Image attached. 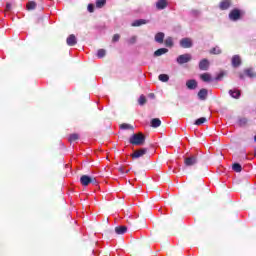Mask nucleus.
I'll use <instances>...</instances> for the list:
<instances>
[{
	"instance_id": "nucleus-1",
	"label": "nucleus",
	"mask_w": 256,
	"mask_h": 256,
	"mask_svg": "<svg viewBox=\"0 0 256 256\" xmlns=\"http://www.w3.org/2000/svg\"><path fill=\"white\" fill-rule=\"evenodd\" d=\"M129 143H130V145L141 147V145H145V135L141 132L133 134L129 138Z\"/></svg>"
},
{
	"instance_id": "nucleus-2",
	"label": "nucleus",
	"mask_w": 256,
	"mask_h": 256,
	"mask_svg": "<svg viewBox=\"0 0 256 256\" xmlns=\"http://www.w3.org/2000/svg\"><path fill=\"white\" fill-rule=\"evenodd\" d=\"M80 183L83 185V187H87L92 183V185H97V178L91 177L89 175H82L80 177Z\"/></svg>"
},
{
	"instance_id": "nucleus-3",
	"label": "nucleus",
	"mask_w": 256,
	"mask_h": 256,
	"mask_svg": "<svg viewBox=\"0 0 256 256\" xmlns=\"http://www.w3.org/2000/svg\"><path fill=\"white\" fill-rule=\"evenodd\" d=\"M243 15V12L241 10L234 8L229 13V19L230 21H239Z\"/></svg>"
},
{
	"instance_id": "nucleus-4",
	"label": "nucleus",
	"mask_w": 256,
	"mask_h": 256,
	"mask_svg": "<svg viewBox=\"0 0 256 256\" xmlns=\"http://www.w3.org/2000/svg\"><path fill=\"white\" fill-rule=\"evenodd\" d=\"M198 162H199V159H198L197 156H195V155L186 157V158L184 159V165H185V167H193V165H197Z\"/></svg>"
},
{
	"instance_id": "nucleus-5",
	"label": "nucleus",
	"mask_w": 256,
	"mask_h": 256,
	"mask_svg": "<svg viewBox=\"0 0 256 256\" xmlns=\"http://www.w3.org/2000/svg\"><path fill=\"white\" fill-rule=\"evenodd\" d=\"M192 57L191 54L186 53V54H182L180 56L177 57V63L178 65H185V63H189V61H191Z\"/></svg>"
},
{
	"instance_id": "nucleus-6",
	"label": "nucleus",
	"mask_w": 256,
	"mask_h": 256,
	"mask_svg": "<svg viewBox=\"0 0 256 256\" xmlns=\"http://www.w3.org/2000/svg\"><path fill=\"white\" fill-rule=\"evenodd\" d=\"M147 151H149V149L140 148L138 150H135L134 153H132L130 155V157H132V159H139L140 157H143L144 155H147Z\"/></svg>"
},
{
	"instance_id": "nucleus-7",
	"label": "nucleus",
	"mask_w": 256,
	"mask_h": 256,
	"mask_svg": "<svg viewBox=\"0 0 256 256\" xmlns=\"http://www.w3.org/2000/svg\"><path fill=\"white\" fill-rule=\"evenodd\" d=\"M180 47H182V49H191V47H193V40H191V38H182L180 40Z\"/></svg>"
},
{
	"instance_id": "nucleus-8",
	"label": "nucleus",
	"mask_w": 256,
	"mask_h": 256,
	"mask_svg": "<svg viewBox=\"0 0 256 256\" xmlns=\"http://www.w3.org/2000/svg\"><path fill=\"white\" fill-rule=\"evenodd\" d=\"M233 5V2L231 0H222L219 3V9L220 11H227Z\"/></svg>"
},
{
	"instance_id": "nucleus-9",
	"label": "nucleus",
	"mask_w": 256,
	"mask_h": 256,
	"mask_svg": "<svg viewBox=\"0 0 256 256\" xmlns=\"http://www.w3.org/2000/svg\"><path fill=\"white\" fill-rule=\"evenodd\" d=\"M209 60H207L206 58L202 59L199 62V69L200 71H208L209 70Z\"/></svg>"
},
{
	"instance_id": "nucleus-10",
	"label": "nucleus",
	"mask_w": 256,
	"mask_h": 256,
	"mask_svg": "<svg viewBox=\"0 0 256 256\" xmlns=\"http://www.w3.org/2000/svg\"><path fill=\"white\" fill-rule=\"evenodd\" d=\"M167 5H169V2H167V0H158L156 2V9H158V11H163V9L167 7Z\"/></svg>"
},
{
	"instance_id": "nucleus-11",
	"label": "nucleus",
	"mask_w": 256,
	"mask_h": 256,
	"mask_svg": "<svg viewBox=\"0 0 256 256\" xmlns=\"http://www.w3.org/2000/svg\"><path fill=\"white\" fill-rule=\"evenodd\" d=\"M67 45L69 47H75V44L77 43V37H75V34L69 35V37L66 39Z\"/></svg>"
},
{
	"instance_id": "nucleus-12",
	"label": "nucleus",
	"mask_w": 256,
	"mask_h": 256,
	"mask_svg": "<svg viewBox=\"0 0 256 256\" xmlns=\"http://www.w3.org/2000/svg\"><path fill=\"white\" fill-rule=\"evenodd\" d=\"M148 22L149 20L146 19H138L132 23V27H141V25H147Z\"/></svg>"
},
{
	"instance_id": "nucleus-13",
	"label": "nucleus",
	"mask_w": 256,
	"mask_h": 256,
	"mask_svg": "<svg viewBox=\"0 0 256 256\" xmlns=\"http://www.w3.org/2000/svg\"><path fill=\"white\" fill-rule=\"evenodd\" d=\"M207 95H208V91L205 88H202L199 92H198V98L201 101H205V99H207Z\"/></svg>"
},
{
	"instance_id": "nucleus-14",
	"label": "nucleus",
	"mask_w": 256,
	"mask_h": 256,
	"mask_svg": "<svg viewBox=\"0 0 256 256\" xmlns=\"http://www.w3.org/2000/svg\"><path fill=\"white\" fill-rule=\"evenodd\" d=\"M155 41L156 43H160L162 44L163 41L165 40V33L163 32H158L156 35H155Z\"/></svg>"
},
{
	"instance_id": "nucleus-15",
	"label": "nucleus",
	"mask_w": 256,
	"mask_h": 256,
	"mask_svg": "<svg viewBox=\"0 0 256 256\" xmlns=\"http://www.w3.org/2000/svg\"><path fill=\"white\" fill-rule=\"evenodd\" d=\"M186 87L188 89H197V80L191 79L186 82Z\"/></svg>"
},
{
	"instance_id": "nucleus-16",
	"label": "nucleus",
	"mask_w": 256,
	"mask_h": 256,
	"mask_svg": "<svg viewBox=\"0 0 256 256\" xmlns=\"http://www.w3.org/2000/svg\"><path fill=\"white\" fill-rule=\"evenodd\" d=\"M165 53H169V49L167 48H159L154 52V57H161V55H165Z\"/></svg>"
},
{
	"instance_id": "nucleus-17",
	"label": "nucleus",
	"mask_w": 256,
	"mask_h": 256,
	"mask_svg": "<svg viewBox=\"0 0 256 256\" xmlns=\"http://www.w3.org/2000/svg\"><path fill=\"white\" fill-rule=\"evenodd\" d=\"M241 65V57L239 55H234L232 57V67H239Z\"/></svg>"
},
{
	"instance_id": "nucleus-18",
	"label": "nucleus",
	"mask_w": 256,
	"mask_h": 256,
	"mask_svg": "<svg viewBox=\"0 0 256 256\" xmlns=\"http://www.w3.org/2000/svg\"><path fill=\"white\" fill-rule=\"evenodd\" d=\"M126 231H127V226H117V227H115V233L117 235H125Z\"/></svg>"
},
{
	"instance_id": "nucleus-19",
	"label": "nucleus",
	"mask_w": 256,
	"mask_h": 256,
	"mask_svg": "<svg viewBox=\"0 0 256 256\" xmlns=\"http://www.w3.org/2000/svg\"><path fill=\"white\" fill-rule=\"evenodd\" d=\"M151 127H153V129H157V127H161V119L159 118H154L151 120L150 122Z\"/></svg>"
},
{
	"instance_id": "nucleus-20",
	"label": "nucleus",
	"mask_w": 256,
	"mask_h": 256,
	"mask_svg": "<svg viewBox=\"0 0 256 256\" xmlns=\"http://www.w3.org/2000/svg\"><path fill=\"white\" fill-rule=\"evenodd\" d=\"M26 9H27V11H33V10L37 9V2H35V1H29V2L26 4Z\"/></svg>"
},
{
	"instance_id": "nucleus-21",
	"label": "nucleus",
	"mask_w": 256,
	"mask_h": 256,
	"mask_svg": "<svg viewBox=\"0 0 256 256\" xmlns=\"http://www.w3.org/2000/svg\"><path fill=\"white\" fill-rule=\"evenodd\" d=\"M245 75H247V77H250V79H253L256 77V73L255 71H253V68H248L246 70H244Z\"/></svg>"
},
{
	"instance_id": "nucleus-22",
	"label": "nucleus",
	"mask_w": 256,
	"mask_h": 256,
	"mask_svg": "<svg viewBox=\"0 0 256 256\" xmlns=\"http://www.w3.org/2000/svg\"><path fill=\"white\" fill-rule=\"evenodd\" d=\"M229 95L233 97V99H239L241 97V91L239 90H230Z\"/></svg>"
},
{
	"instance_id": "nucleus-23",
	"label": "nucleus",
	"mask_w": 256,
	"mask_h": 256,
	"mask_svg": "<svg viewBox=\"0 0 256 256\" xmlns=\"http://www.w3.org/2000/svg\"><path fill=\"white\" fill-rule=\"evenodd\" d=\"M200 79L204 81L205 83H209L211 81V74L209 73H203L200 75Z\"/></svg>"
},
{
	"instance_id": "nucleus-24",
	"label": "nucleus",
	"mask_w": 256,
	"mask_h": 256,
	"mask_svg": "<svg viewBox=\"0 0 256 256\" xmlns=\"http://www.w3.org/2000/svg\"><path fill=\"white\" fill-rule=\"evenodd\" d=\"M232 169L233 171H235L236 173H241V171H243V167L241 166V164L239 163H234L232 165Z\"/></svg>"
},
{
	"instance_id": "nucleus-25",
	"label": "nucleus",
	"mask_w": 256,
	"mask_h": 256,
	"mask_svg": "<svg viewBox=\"0 0 256 256\" xmlns=\"http://www.w3.org/2000/svg\"><path fill=\"white\" fill-rule=\"evenodd\" d=\"M77 140H79V134L73 133V134H70V135H69L68 141H69L70 143H73V142H75V141H77Z\"/></svg>"
},
{
	"instance_id": "nucleus-26",
	"label": "nucleus",
	"mask_w": 256,
	"mask_h": 256,
	"mask_svg": "<svg viewBox=\"0 0 256 256\" xmlns=\"http://www.w3.org/2000/svg\"><path fill=\"white\" fill-rule=\"evenodd\" d=\"M159 81H162V83H167L169 81V75L167 74H160L158 76Z\"/></svg>"
},
{
	"instance_id": "nucleus-27",
	"label": "nucleus",
	"mask_w": 256,
	"mask_h": 256,
	"mask_svg": "<svg viewBox=\"0 0 256 256\" xmlns=\"http://www.w3.org/2000/svg\"><path fill=\"white\" fill-rule=\"evenodd\" d=\"M106 3H107V0H97L96 7L98 9H101V8L105 7Z\"/></svg>"
},
{
	"instance_id": "nucleus-28",
	"label": "nucleus",
	"mask_w": 256,
	"mask_h": 256,
	"mask_svg": "<svg viewBox=\"0 0 256 256\" xmlns=\"http://www.w3.org/2000/svg\"><path fill=\"white\" fill-rule=\"evenodd\" d=\"M221 53H222V51L219 49L218 46H216L210 50L211 55H221Z\"/></svg>"
},
{
	"instance_id": "nucleus-29",
	"label": "nucleus",
	"mask_w": 256,
	"mask_h": 256,
	"mask_svg": "<svg viewBox=\"0 0 256 256\" xmlns=\"http://www.w3.org/2000/svg\"><path fill=\"white\" fill-rule=\"evenodd\" d=\"M105 55H107V51H105V49L98 50V52H97L98 59H103V57H105Z\"/></svg>"
},
{
	"instance_id": "nucleus-30",
	"label": "nucleus",
	"mask_w": 256,
	"mask_h": 256,
	"mask_svg": "<svg viewBox=\"0 0 256 256\" xmlns=\"http://www.w3.org/2000/svg\"><path fill=\"white\" fill-rule=\"evenodd\" d=\"M203 123H207V118H205V117H201V118H198L196 121H195V123H194V125H203Z\"/></svg>"
},
{
	"instance_id": "nucleus-31",
	"label": "nucleus",
	"mask_w": 256,
	"mask_h": 256,
	"mask_svg": "<svg viewBox=\"0 0 256 256\" xmlns=\"http://www.w3.org/2000/svg\"><path fill=\"white\" fill-rule=\"evenodd\" d=\"M164 44L166 47H173V38L172 37L166 38V40L164 41Z\"/></svg>"
},
{
	"instance_id": "nucleus-32",
	"label": "nucleus",
	"mask_w": 256,
	"mask_h": 256,
	"mask_svg": "<svg viewBox=\"0 0 256 256\" xmlns=\"http://www.w3.org/2000/svg\"><path fill=\"white\" fill-rule=\"evenodd\" d=\"M138 103L139 105L143 106L145 105V103H147V98L145 97V95H141L138 99Z\"/></svg>"
},
{
	"instance_id": "nucleus-33",
	"label": "nucleus",
	"mask_w": 256,
	"mask_h": 256,
	"mask_svg": "<svg viewBox=\"0 0 256 256\" xmlns=\"http://www.w3.org/2000/svg\"><path fill=\"white\" fill-rule=\"evenodd\" d=\"M120 128L124 129V130H127V129H130L131 131H133V126H131V124H127V123H123L120 125Z\"/></svg>"
},
{
	"instance_id": "nucleus-34",
	"label": "nucleus",
	"mask_w": 256,
	"mask_h": 256,
	"mask_svg": "<svg viewBox=\"0 0 256 256\" xmlns=\"http://www.w3.org/2000/svg\"><path fill=\"white\" fill-rule=\"evenodd\" d=\"M120 39H121V35L114 34V36L112 38V43H117V41H119Z\"/></svg>"
},
{
	"instance_id": "nucleus-35",
	"label": "nucleus",
	"mask_w": 256,
	"mask_h": 256,
	"mask_svg": "<svg viewBox=\"0 0 256 256\" xmlns=\"http://www.w3.org/2000/svg\"><path fill=\"white\" fill-rule=\"evenodd\" d=\"M137 42V36H132L129 40H128V43L130 45H133L134 43Z\"/></svg>"
},
{
	"instance_id": "nucleus-36",
	"label": "nucleus",
	"mask_w": 256,
	"mask_h": 256,
	"mask_svg": "<svg viewBox=\"0 0 256 256\" xmlns=\"http://www.w3.org/2000/svg\"><path fill=\"white\" fill-rule=\"evenodd\" d=\"M225 77V72H220L217 76H216V81H221V79Z\"/></svg>"
},
{
	"instance_id": "nucleus-37",
	"label": "nucleus",
	"mask_w": 256,
	"mask_h": 256,
	"mask_svg": "<svg viewBox=\"0 0 256 256\" xmlns=\"http://www.w3.org/2000/svg\"><path fill=\"white\" fill-rule=\"evenodd\" d=\"M88 11H89V13H93L95 11V6L93 4H89Z\"/></svg>"
},
{
	"instance_id": "nucleus-38",
	"label": "nucleus",
	"mask_w": 256,
	"mask_h": 256,
	"mask_svg": "<svg viewBox=\"0 0 256 256\" xmlns=\"http://www.w3.org/2000/svg\"><path fill=\"white\" fill-rule=\"evenodd\" d=\"M11 9H12L11 3H7L6 4V11H11Z\"/></svg>"
},
{
	"instance_id": "nucleus-39",
	"label": "nucleus",
	"mask_w": 256,
	"mask_h": 256,
	"mask_svg": "<svg viewBox=\"0 0 256 256\" xmlns=\"http://www.w3.org/2000/svg\"><path fill=\"white\" fill-rule=\"evenodd\" d=\"M118 171H119L120 173H125V169H124L123 167L118 168Z\"/></svg>"
},
{
	"instance_id": "nucleus-40",
	"label": "nucleus",
	"mask_w": 256,
	"mask_h": 256,
	"mask_svg": "<svg viewBox=\"0 0 256 256\" xmlns=\"http://www.w3.org/2000/svg\"><path fill=\"white\" fill-rule=\"evenodd\" d=\"M240 79H245V76L243 74H239Z\"/></svg>"
},
{
	"instance_id": "nucleus-41",
	"label": "nucleus",
	"mask_w": 256,
	"mask_h": 256,
	"mask_svg": "<svg viewBox=\"0 0 256 256\" xmlns=\"http://www.w3.org/2000/svg\"><path fill=\"white\" fill-rule=\"evenodd\" d=\"M130 171H131V170L128 169V170L124 171V173H129Z\"/></svg>"
},
{
	"instance_id": "nucleus-42",
	"label": "nucleus",
	"mask_w": 256,
	"mask_h": 256,
	"mask_svg": "<svg viewBox=\"0 0 256 256\" xmlns=\"http://www.w3.org/2000/svg\"><path fill=\"white\" fill-rule=\"evenodd\" d=\"M254 141H255V143H256V134H255V136H254Z\"/></svg>"
},
{
	"instance_id": "nucleus-43",
	"label": "nucleus",
	"mask_w": 256,
	"mask_h": 256,
	"mask_svg": "<svg viewBox=\"0 0 256 256\" xmlns=\"http://www.w3.org/2000/svg\"><path fill=\"white\" fill-rule=\"evenodd\" d=\"M254 155H255V157H256V149H255Z\"/></svg>"
}]
</instances>
